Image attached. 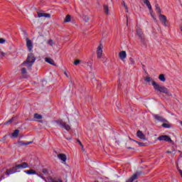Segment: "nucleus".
Returning a JSON list of instances; mask_svg holds the SVG:
<instances>
[{"instance_id": "nucleus-37", "label": "nucleus", "mask_w": 182, "mask_h": 182, "mask_svg": "<svg viewBox=\"0 0 182 182\" xmlns=\"http://www.w3.org/2000/svg\"><path fill=\"white\" fill-rule=\"evenodd\" d=\"M179 174L181 175V177L182 178V171L181 169H178Z\"/></svg>"}, {"instance_id": "nucleus-17", "label": "nucleus", "mask_w": 182, "mask_h": 182, "mask_svg": "<svg viewBox=\"0 0 182 182\" xmlns=\"http://www.w3.org/2000/svg\"><path fill=\"white\" fill-rule=\"evenodd\" d=\"M45 60H46V62H47V63H49L50 65H53V66H55V61L53 60H52V58H46Z\"/></svg>"}, {"instance_id": "nucleus-42", "label": "nucleus", "mask_w": 182, "mask_h": 182, "mask_svg": "<svg viewBox=\"0 0 182 182\" xmlns=\"http://www.w3.org/2000/svg\"><path fill=\"white\" fill-rule=\"evenodd\" d=\"M181 31L182 32V26H181Z\"/></svg>"}, {"instance_id": "nucleus-34", "label": "nucleus", "mask_w": 182, "mask_h": 182, "mask_svg": "<svg viewBox=\"0 0 182 182\" xmlns=\"http://www.w3.org/2000/svg\"><path fill=\"white\" fill-rule=\"evenodd\" d=\"M136 143H138V144H139V146H140L141 147L144 146V143L139 142V141H136Z\"/></svg>"}, {"instance_id": "nucleus-8", "label": "nucleus", "mask_w": 182, "mask_h": 182, "mask_svg": "<svg viewBox=\"0 0 182 182\" xmlns=\"http://www.w3.org/2000/svg\"><path fill=\"white\" fill-rule=\"evenodd\" d=\"M136 35H138L141 42H144V34L143 33V31L140 28L136 29Z\"/></svg>"}, {"instance_id": "nucleus-3", "label": "nucleus", "mask_w": 182, "mask_h": 182, "mask_svg": "<svg viewBox=\"0 0 182 182\" xmlns=\"http://www.w3.org/2000/svg\"><path fill=\"white\" fill-rule=\"evenodd\" d=\"M55 123L58 124V126H60V127H62L63 129H65V130H67V132H69L70 130V126L69 124H66V122H63L62 119L55 120Z\"/></svg>"}, {"instance_id": "nucleus-38", "label": "nucleus", "mask_w": 182, "mask_h": 182, "mask_svg": "<svg viewBox=\"0 0 182 182\" xmlns=\"http://www.w3.org/2000/svg\"><path fill=\"white\" fill-rule=\"evenodd\" d=\"M0 56H5V53L1 52L0 53Z\"/></svg>"}, {"instance_id": "nucleus-4", "label": "nucleus", "mask_w": 182, "mask_h": 182, "mask_svg": "<svg viewBox=\"0 0 182 182\" xmlns=\"http://www.w3.org/2000/svg\"><path fill=\"white\" fill-rule=\"evenodd\" d=\"M159 141H167L168 143H173L171 138L167 135H161L158 137Z\"/></svg>"}, {"instance_id": "nucleus-39", "label": "nucleus", "mask_w": 182, "mask_h": 182, "mask_svg": "<svg viewBox=\"0 0 182 182\" xmlns=\"http://www.w3.org/2000/svg\"><path fill=\"white\" fill-rule=\"evenodd\" d=\"M166 153H167L168 154H171V151H166Z\"/></svg>"}, {"instance_id": "nucleus-6", "label": "nucleus", "mask_w": 182, "mask_h": 182, "mask_svg": "<svg viewBox=\"0 0 182 182\" xmlns=\"http://www.w3.org/2000/svg\"><path fill=\"white\" fill-rule=\"evenodd\" d=\"M103 55V46L100 44V46L97 48V56L98 59H102V56Z\"/></svg>"}, {"instance_id": "nucleus-44", "label": "nucleus", "mask_w": 182, "mask_h": 182, "mask_svg": "<svg viewBox=\"0 0 182 182\" xmlns=\"http://www.w3.org/2000/svg\"><path fill=\"white\" fill-rule=\"evenodd\" d=\"M68 140H72V138H69V139H68Z\"/></svg>"}, {"instance_id": "nucleus-21", "label": "nucleus", "mask_w": 182, "mask_h": 182, "mask_svg": "<svg viewBox=\"0 0 182 182\" xmlns=\"http://www.w3.org/2000/svg\"><path fill=\"white\" fill-rule=\"evenodd\" d=\"M11 136L15 138L18 137V136H19V130L18 129L14 130V132L11 134Z\"/></svg>"}, {"instance_id": "nucleus-24", "label": "nucleus", "mask_w": 182, "mask_h": 182, "mask_svg": "<svg viewBox=\"0 0 182 182\" xmlns=\"http://www.w3.org/2000/svg\"><path fill=\"white\" fill-rule=\"evenodd\" d=\"M155 9L158 14H161V9H160V6H159V4H156L155 6Z\"/></svg>"}, {"instance_id": "nucleus-22", "label": "nucleus", "mask_w": 182, "mask_h": 182, "mask_svg": "<svg viewBox=\"0 0 182 182\" xmlns=\"http://www.w3.org/2000/svg\"><path fill=\"white\" fill-rule=\"evenodd\" d=\"M71 17H70V15H67L66 16H65V20H64V23H68V22H70V21H71Z\"/></svg>"}, {"instance_id": "nucleus-13", "label": "nucleus", "mask_w": 182, "mask_h": 182, "mask_svg": "<svg viewBox=\"0 0 182 182\" xmlns=\"http://www.w3.org/2000/svg\"><path fill=\"white\" fill-rule=\"evenodd\" d=\"M119 58L121 59V60H124L126 58H127V54L126 53V51H121L119 53Z\"/></svg>"}, {"instance_id": "nucleus-25", "label": "nucleus", "mask_w": 182, "mask_h": 182, "mask_svg": "<svg viewBox=\"0 0 182 182\" xmlns=\"http://www.w3.org/2000/svg\"><path fill=\"white\" fill-rule=\"evenodd\" d=\"M47 43L48 45H50V46H53L55 45V42L52 39L48 40Z\"/></svg>"}, {"instance_id": "nucleus-10", "label": "nucleus", "mask_w": 182, "mask_h": 182, "mask_svg": "<svg viewBox=\"0 0 182 182\" xmlns=\"http://www.w3.org/2000/svg\"><path fill=\"white\" fill-rule=\"evenodd\" d=\"M159 21L164 23V26H167V17L166 16L159 14Z\"/></svg>"}, {"instance_id": "nucleus-46", "label": "nucleus", "mask_w": 182, "mask_h": 182, "mask_svg": "<svg viewBox=\"0 0 182 182\" xmlns=\"http://www.w3.org/2000/svg\"><path fill=\"white\" fill-rule=\"evenodd\" d=\"M38 122H40V123H42V121H38Z\"/></svg>"}, {"instance_id": "nucleus-36", "label": "nucleus", "mask_w": 182, "mask_h": 182, "mask_svg": "<svg viewBox=\"0 0 182 182\" xmlns=\"http://www.w3.org/2000/svg\"><path fill=\"white\" fill-rule=\"evenodd\" d=\"M32 143V141H30V142H27V143H25V144H23L24 146H28V144H31Z\"/></svg>"}, {"instance_id": "nucleus-11", "label": "nucleus", "mask_w": 182, "mask_h": 182, "mask_svg": "<svg viewBox=\"0 0 182 182\" xmlns=\"http://www.w3.org/2000/svg\"><path fill=\"white\" fill-rule=\"evenodd\" d=\"M58 159L59 160H61L63 163H66V160H68V157L66 156V154H58Z\"/></svg>"}, {"instance_id": "nucleus-32", "label": "nucleus", "mask_w": 182, "mask_h": 182, "mask_svg": "<svg viewBox=\"0 0 182 182\" xmlns=\"http://www.w3.org/2000/svg\"><path fill=\"white\" fill-rule=\"evenodd\" d=\"M146 82H147L148 83H149V82H151V78L150 77H146L145 78Z\"/></svg>"}, {"instance_id": "nucleus-35", "label": "nucleus", "mask_w": 182, "mask_h": 182, "mask_svg": "<svg viewBox=\"0 0 182 182\" xmlns=\"http://www.w3.org/2000/svg\"><path fill=\"white\" fill-rule=\"evenodd\" d=\"M0 43H5V39L0 38Z\"/></svg>"}, {"instance_id": "nucleus-43", "label": "nucleus", "mask_w": 182, "mask_h": 182, "mask_svg": "<svg viewBox=\"0 0 182 182\" xmlns=\"http://www.w3.org/2000/svg\"><path fill=\"white\" fill-rule=\"evenodd\" d=\"M180 124H181V126H182V121L180 122Z\"/></svg>"}, {"instance_id": "nucleus-29", "label": "nucleus", "mask_w": 182, "mask_h": 182, "mask_svg": "<svg viewBox=\"0 0 182 182\" xmlns=\"http://www.w3.org/2000/svg\"><path fill=\"white\" fill-rule=\"evenodd\" d=\"M122 5L125 8L127 12H128L129 11V8L127 7V6L126 5V3L124 1H122Z\"/></svg>"}, {"instance_id": "nucleus-5", "label": "nucleus", "mask_w": 182, "mask_h": 182, "mask_svg": "<svg viewBox=\"0 0 182 182\" xmlns=\"http://www.w3.org/2000/svg\"><path fill=\"white\" fill-rule=\"evenodd\" d=\"M26 43L27 46V49L28 52H31L33 49V43L29 39V38H27L26 39Z\"/></svg>"}, {"instance_id": "nucleus-27", "label": "nucleus", "mask_w": 182, "mask_h": 182, "mask_svg": "<svg viewBox=\"0 0 182 182\" xmlns=\"http://www.w3.org/2000/svg\"><path fill=\"white\" fill-rule=\"evenodd\" d=\"M104 11L107 15H109V6H104Z\"/></svg>"}, {"instance_id": "nucleus-40", "label": "nucleus", "mask_w": 182, "mask_h": 182, "mask_svg": "<svg viewBox=\"0 0 182 182\" xmlns=\"http://www.w3.org/2000/svg\"><path fill=\"white\" fill-rule=\"evenodd\" d=\"M78 142H79V144H80V145L83 146V145L82 144V142H80V141H78Z\"/></svg>"}, {"instance_id": "nucleus-45", "label": "nucleus", "mask_w": 182, "mask_h": 182, "mask_svg": "<svg viewBox=\"0 0 182 182\" xmlns=\"http://www.w3.org/2000/svg\"><path fill=\"white\" fill-rule=\"evenodd\" d=\"M43 173H46V171H45V170H43Z\"/></svg>"}, {"instance_id": "nucleus-18", "label": "nucleus", "mask_w": 182, "mask_h": 182, "mask_svg": "<svg viewBox=\"0 0 182 182\" xmlns=\"http://www.w3.org/2000/svg\"><path fill=\"white\" fill-rule=\"evenodd\" d=\"M143 1H144V4H145V5L148 6V9H149V11H152L151 4H150V1H149V0H143Z\"/></svg>"}, {"instance_id": "nucleus-41", "label": "nucleus", "mask_w": 182, "mask_h": 182, "mask_svg": "<svg viewBox=\"0 0 182 182\" xmlns=\"http://www.w3.org/2000/svg\"><path fill=\"white\" fill-rule=\"evenodd\" d=\"M64 73H65V76H67V77H68V73L65 72Z\"/></svg>"}, {"instance_id": "nucleus-19", "label": "nucleus", "mask_w": 182, "mask_h": 182, "mask_svg": "<svg viewBox=\"0 0 182 182\" xmlns=\"http://www.w3.org/2000/svg\"><path fill=\"white\" fill-rule=\"evenodd\" d=\"M33 117L34 119H36V120H42V118H43L42 115L38 113L34 114Z\"/></svg>"}, {"instance_id": "nucleus-26", "label": "nucleus", "mask_w": 182, "mask_h": 182, "mask_svg": "<svg viewBox=\"0 0 182 182\" xmlns=\"http://www.w3.org/2000/svg\"><path fill=\"white\" fill-rule=\"evenodd\" d=\"M162 127H164L165 129H170V127H171V125H170V124L164 123L162 124Z\"/></svg>"}, {"instance_id": "nucleus-31", "label": "nucleus", "mask_w": 182, "mask_h": 182, "mask_svg": "<svg viewBox=\"0 0 182 182\" xmlns=\"http://www.w3.org/2000/svg\"><path fill=\"white\" fill-rule=\"evenodd\" d=\"M25 73H26V68H23L21 69V74H22V75H25Z\"/></svg>"}, {"instance_id": "nucleus-1", "label": "nucleus", "mask_w": 182, "mask_h": 182, "mask_svg": "<svg viewBox=\"0 0 182 182\" xmlns=\"http://www.w3.org/2000/svg\"><path fill=\"white\" fill-rule=\"evenodd\" d=\"M152 86L154 90L158 93H164L165 95H169L171 96L170 90H168L167 87L157 83L156 81H152Z\"/></svg>"}, {"instance_id": "nucleus-15", "label": "nucleus", "mask_w": 182, "mask_h": 182, "mask_svg": "<svg viewBox=\"0 0 182 182\" xmlns=\"http://www.w3.org/2000/svg\"><path fill=\"white\" fill-rule=\"evenodd\" d=\"M136 136L137 137H139V139H141L142 140H146V135H144V134H143V132L140 130H139L136 132Z\"/></svg>"}, {"instance_id": "nucleus-14", "label": "nucleus", "mask_w": 182, "mask_h": 182, "mask_svg": "<svg viewBox=\"0 0 182 182\" xmlns=\"http://www.w3.org/2000/svg\"><path fill=\"white\" fill-rule=\"evenodd\" d=\"M137 176H140V172L134 173L129 179L127 181V182H133L134 180H137Z\"/></svg>"}, {"instance_id": "nucleus-33", "label": "nucleus", "mask_w": 182, "mask_h": 182, "mask_svg": "<svg viewBox=\"0 0 182 182\" xmlns=\"http://www.w3.org/2000/svg\"><path fill=\"white\" fill-rule=\"evenodd\" d=\"M12 122H14V117H12L11 119H9V121H7L5 124H9V123H12Z\"/></svg>"}, {"instance_id": "nucleus-47", "label": "nucleus", "mask_w": 182, "mask_h": 182, "mask_svg": "<svg viewBox=\"0 0 182 182\" xmlns=\"http://www.w3.org/2000/svg\"><path fill=\"white\" fill-rule=\"evenodd\" d=\"M95 182H99V181H95Z\"/></svg>"}, {"instance_id": "nucleus-12", "label": "nucleus", "mask_w": 182, "mask_h": 182, "mask_svg": "<svg viewBox=\"0 0 182 182\" xmlns=\"http://www.w3.org/2000/svg\"><path fill=\"white\" fill-rule=\"evenodd\" d=\"M38 18H50V14L37 12Z\"/></svg>"}, {"instance_id": "nucleus-20", "label": "nucleus", "mask_w": 182, "mask_h": 182, "mask_svg": "<svg viewBox=\"0 0 182 182\" xmlns=\"http://www.w3.org/2000/svg\"><path fill=\"white\" fill-rule=\"evenodd\" d=\"M24 173H26V174L31 175V174H36V171L33 169H30L28 171H25Z\"/></svg>"}, {"instance_id": "nucleus-28", "label": "nucleus", "mask_w": 182, "mask_h": 182, "mask_svg": "<svg viewBox=\"0 0 182 182\" xmlns=\"http://www.w3.org/2000/svg\"><path fill=\"white\" fill-rule=\"evenodd\" d=\"M50 181H52V182H63V181H62V179H60V178H58V179H57V180H54L53 178H50Z\"/></svg>"}, {"instance_id": "nucleus-30", "label": "nucleus", "mask_w": 182, "mask_h": 182, "mask_svg": "<svg viewBox=\"0 0 182 182\" xmlns=\"http://www.w3.org/2000/svg\"><path fill=\"white\" fill-rule=\"evenodd\" d=\"M79 63H80V60H76L74 61V65H75V66H77Z\"/></svg>"}, {"instance_id": "nucleus-16", "label": "nucleus", "mask_w": 182, "mask_h": 182, "mask_svg": "<svg viewBox=\"0 0 182 182\" xmlns=\"http://www.w3.org/2000/svg\"><path fill=\"white\" fill-rule=\"evenodd\" d=\"M154 117L156 120H158L159 122H167L163 117L159 116V114H154Z\"/></svg>"}, {"instance_id": "nucleus-7", "label": "nucleus", "mask_w": 182, "mask_h": 182, "mask_svg": "<svg viewBox=\"0 0 182 182\" xmlns=\"http://www.w3.org/2000/svg\"><path fill=\"white\" fill-rule=\"evenodd\" d=\"M17 172H18V168H16V165L15 166L12 167L11 168L7 169L6 171V176H9L11 174H14Z\"/></svg>"}, {"instance_id": "nucleus-9", "label": "nucleus", "mask_w": 182, "mask_h": 182, "mask_svg": "<svg viewBox=\"0 0 182 182\" xmlns=\"http://www.w3.org/2000/svg\"><path fill=\"white\" fill-rule=\"evenodd\" d=\"M16 166V168H18V170H21L22 168H28V167H29V164H28V163H26V162H23L21 164H18Z\"/></svg>"}, {"instance_id": "nucleus-23", "label": "nucleus", "mask_w": 182, "mask_h": 182, "mask_svg": "<svg viewBox=\"0 0 182 182\" xmlns=\"http://www.w3.org/2000/svg\"><path fill=\"white\" fill-rule=\"evenodd\" d=\"M159 79L161 82H166V77H164V74L159 75Z\"/></svg>"}, {"instance_id": "nucleus-2", "label": "nucleus", "mask_w": 182, "mask_h": 182, "mask_svg": "<svg viewBox=\"0 0 182 182\" xmlns=\"http://www.w3.org/2000/svg\"><path fill=\"white\" fill-rule=\"evenodd\" d=\"M36 60V58L33 55V53H31L28 55L26 61L23 63V65H25L26 68H32V65L35 63V61Z\"/></svg>"}]
</instances>
